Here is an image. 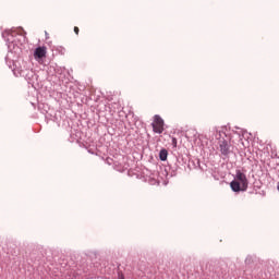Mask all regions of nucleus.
<instances>
[{
  "label": "nucleus",
  "instance_id": "obj_1",
  "mask_svg": "<svg viewBox=\"0 0 279 279\" xmlns=\"http://www.w3.org/2000/svg\"><path fill=\"white\" fill-rule=\"evenodd\" d=\"M231 190L234 193H239L240 191H247V177L245 173L238 170L235 173V180L230 183Z\"/></svg>",
  "mask_w": 279,
  "mask_h": 279
},
{
  "label": "nucleus",
  "instance_id": "obj_2",
  "mask_svg": "<svg viewBox=\"0 0 279 279\" xmlns=\"http://www.w3.org/2000/svg\"><path fill=\"white\" fill-rule=\"evenodd\" d=\"M151 126L155 134H162L165 132V120L160 116H155Z\"/></svg>",
  "mask_w": 279,
  "mask_h": 279
},
{
  "label": "nucleus",
  "instance_id": "obj_3",
  "mask_svg": "<svg viewBox=\"0 0 279 279\" xmlns=\"http://www.w3.org/2000/svg\"><path fill=\"white\" fill-rule=\"evenodd\" d=\"M47 57V48L46 47H38L35 49L34 58L35 60H43V58Z\"/></svg>",
  "mask_w": 279,
  "mask_h": 279
},
{
  "label": "nucleus",
  "instance_id": "obj_4",
  "mask_svg": "<svg viewBox=\"0 0 279 279\" xmlns=\"http://www.w3.org/2000/svg\"><path fill=\"white\" fill-rule=\"evenodd\" d=\"M219 147L222 156H228V154H230V144L228 143V141L226 140L220 141Z\"/></svg>",
  "mask_w": 279,
  "mask_h": 279
},
{
  "label": "nucleus",
  "instance_id": "obj_5",
  "mask_svg": "<svg viewBox=\"0 0 279 279\" xmlns=\"http://www.w3.org/2000/svg\"><path fill=\"white\" fill-rule=\"evenodd\" d=\"M168 156H169V151H167V149L160 150V153H159L160 160H162V161L167 160Z\"/></svg>",
  "mask_w": 279,
  "mask_h": 279
},
{
  "label": "nucleus",
  "instance_id": "obj_6",
  "mask_svg": "<svg viewBox=\"0 0 279 279\" xmlns=\"http://www.w3.org/2000/svg\"><path fill=\"white\" fill-rule=\"evenodd\" d=\"M172 145L173 147H178V140L175 137L172 138Z\"/></svg>",
  "mask_w": 279,
  "mask_h": 279
},
{
  "label": "nucleus",
  "instance_id": "obj_7",
  "mask_svg": "<svg viewBox=\"0 0 279 279\" xmlns=\"http://www.w3.org/2000/svg\"><path fill=\"white\" fill-rule=\"evenodd\" d=\"M74 33L76 34V36H80V27L75 26L74 27Z\"/></svg>",
  "mask_w": 279,
  "mask_h": 279
},
{
  "label": "nucleus",
  "instance_id": "obj_8",
  "mask_svg": "<svg viewBox=\"0 0 279 279\" xmlns=\"http://www.w3.org/2000/svg\"><path fill=\"white\" fill-rule=\"evenodd\" d=\"M19 34H20V36H25V32H24V29L23 28H21L20 31H19Z\"/></svg>",
  "mask_w": 279,
  "mask_h": 279
},
{
  "label": "nucleus",
  "instance_id": "obj_9",
  "mask_svg": "<svg viewBox=\"0 0 279 279\" xmlns=\"http://www.w3.org/2000/svg\"><path fill=\"white\" fill-rule=\"evenodd\" d=\"M119 279H125L123 276H120Z\"/></svg>",
  "mask_w": 279,
  "mask_h": 279
},
{
  "label": "nucleus",
  "instance_id": "obj_10",
  "mask_svg": "<svg viewBox=\"0 0 279 279\" xmlns=\"http://www.w3.org/2000/svg\"><path fill=\"white\" fill-rule=\"evenodd\" d=\"M277 191H279V183H278V185H277Z\"/></svg>",
  "mask_w": 279,
  "mask_h": 279
}]
</instances>
